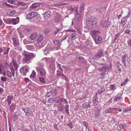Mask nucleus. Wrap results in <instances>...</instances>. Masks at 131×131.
I'll return each mask as SVG.
<instances>
[{
    "label": "nucleus",
    "mask_w": 131,
    "mask_h": 131,
    "mask_svg": "<svg viewBox=\"0 0 131 131\" xmlns=\"http://www.w3.org/2000/svg\"><path fill=\"white\" fill-rule=\"evenodd\" d=\"M15 12L14 10L10 11L9 14L10 15H13Z\"/></svg>",
    "instance_id": "63"
},
{
    "label": "nucleus",
    "mask_w": 131,
    "mask_h": 131,
    "mask_svg": "<svg viewBox=\"0 0 131 131\" xmlns=\"http://www.w3.org/2000/svg\"><path fill=\"white\" fill-rule=\"evenodd\" d=\"M126 17H124L123 18L121 19V23L123 25V26H124L125 24V21H127Z\"/></svg>",
    "instance_id": "26"
},
{
    "label": "nucleus",
    "mask_w": 131,
    "mask_h": 131,
    "mask_svg": "<svg viewBox=\"0 0 131 131\" xmlns=\"http://www.w3.org/2000/svg\"><path fill=\"white\" fill-rule=\"evenodd\" d=\"M79 106L78 104H77V105L75 106L74 108V109L76 110H77L79 108Z\"/></svg>",
    "instance_id": "62"
},
{
    "label": "nucleus",
    "mask_w": 131,
    "mask_h": 131,
    "mask_svg": "<svg viewBox=\"0 0 131 131\" xmlns=\"http://www.w3.org/2000/svg\"><path fill=\"white\" fill-rule=\"evenodd\" d=\"M97 20L96 18L92 17L90 19L86 21L87 27L89 28H92L93 26L97 24Z\"/></svg>",
    "instance_id": "2"
},
{
    "label": "nucleus",
    "mask_w": 131,
    "mask_h": 131,
    "mask_svg": "<svg viewBox=\"0 0 131 131\" xmlns=\"http://www.w3.org/2000/svg\"><path fill=\"white\" fill-rule=\"evenodd\" d=\"M105 90V89L104 88H101L98 91V94H101L102 92L104 91Z\"/></svg>",
    "instance_id": "33"
},
{
    "label": "nucleus",
    "mask_w": 131,
    "mask_h": 131,
    "mask_svg": "<svg viewBox=\"0 0 131 131\" xmlns=\"http://www.w3.org/2000/svg\"><path fill=\"white\" fill-rule=\"evenodd\" d=\"M7 1L9 3L13 4H15V0H7Z\"/></svg>",
    "instance_id": "40"
},
{
    "label": "nucleus",
    "mask_w": 131,
    "mask_h": 131,
    "mask_svg": "<svg viewBox=\"0 0 131 131\" xmlns=\"http://www.w3.org/2000/svg\"><path fill=\"white\" fill-rule=\"evenodd\" d=\"M93 104L95 106H96L97 105V104H98V102L96 99L93 100Z\"/></svg>",
    "instance_id": "41"
},
{
    "label": "nucleus",
    "mask_w": 131,
    "mask_h": 131,
    "mask_svg": "<svg viewBox=\"0 0 131 131\" xmlns=\"http://www.w3.org/2000/svg\"><path fill=\"white\" fill-rule=\"evenodd\" d=\"M10 49V48H8L4 52V54H7L8 53V52L9 50Z\"/></svg>",
    "instance_id": "48"
},
{
    "label": "nucleus",
    "mask_w": 131,
    "mask_h": 131,
    "mask_svg": "<svg viewBox=\"0 0 131 131\" xmlns=\"http://www.w3.org/2000/svg\"><path fill=\"white\" fill-rule=\"evenodd\" d=\"M75 12L76 13L74 17L75 20L76 21H79L82 18L81 13L80 12H78L77 9L76 10Z\"/></svg>",
    "instance_id": "5"
},
{
    "label": "nucleus",
    "mask_w": 131,
    "mask_h": 131,
    "mask_svg": "<svg viewBox=\"0 0 131 131\" xmlns=\"http://www.w3.org/2000/svg\"><path fill=\"white\" fill-rule=\"evenodd\" d=\"M131 31L128 29H126L125 31V32L126 33L129 34L130 32Z\"/></svg>",
    "instance_id": "61"
},
{
    "label": "nucleus",
    "mask_w": 131,
    "mask_h": 131,
    "mask_svg": "<svg viewBox=\"0 0 131 131\" xmlns=\"http://www.w3.org/2000/svg\"><path fill=\"white\" fill-rule=\"evenodd\" d=\"M13 63L14 68L15 70H16L18 68V66L16 62V61H13Z\"/></svg>",
    "instance_id": "31"
},
{
    "label": "nucleus",
    "mask_w": 131,
    "mask_h": 131,
    "mask_svg": "<svg viewBox=\"0 0 131 131\" xmlns=\"http://www.w3.org/2000/svg\"><path fill=\"white\" fill-rule=\"evenodd\" d=\"M22 131H31L28 128H24L23 129Z\"/></svg>",
    "instance_id": "64"
},
{
    "label": "nucleus",
    "mask_w": 131,
    "mask_h": 131,
    "mask_svg": "<svg viewBox=\"0 0 131 131\" xmlns=\"http://www.w3.org/2000/svg\"><path fill=\"white\" fill-rule=\"evenodd\" d=\"M118 126L119 128L121 129H125L126 127V125L123 124H120Z\"/></svg>",
    "instance_id": "32"
},
{
    "label": "nucleus",
    "mask_w": 131,
    "mask_h": 131,
    "mask_svg": "<svg viewBox=\"0 0 131 131\" xmlns=\"http://www.w3.org/2000/svg\"><path fill=\"white\" fill-rule=\"evenodd\" d=\"M83 123L84 125V126H85L86 127V128H88V123H87L85 121H83Z\"/></svg>",
    "instance_id": "47"
},
{
    "label": "nucleus",
    "mask_w": 131,
    "mask_h": 131,
    "mask_svg": "<svg viewBox=\"0 0 131 131\" xmlns=\"http://www.w3.org/2000/svg\"><path fill=\"white\" fill-rule=\"evenodd\" d=\"M89 42L88 41H86L84 43V46H88L89 45Z\"/></svg>",
    "instance_id": "57"
},
{
    "label": "nucleus",
    "mask_w": 131,
    "mask_h": 131,
    "mask_svg": "<svg viewBox=\"0 0 131 131\" xmlns=\"http://www.w3.org/2000/svg\"><path fill=\"white\" fill-rule=\"evenodd\" d=\"M60 105H58V109L60 111H63L64 110L63 106L61 105V104H60Z\"/></svg>",
    "instance_id": "35"
},
{
    "label": "nucleus",
    "mask_w": 131,
    "mask_h": 131,
    "mask_svg": "<svg viewBox=\"0 0 131 131\" xmlns=\"http://www.w3.org/2000/svg\"><path fill=\"white\" fill-rule=\"evenodd\" d=\"M61 18L60 16L59 15H57L55 18L56 22L57 23L59 22L60 21Z\"/></svg>",
    "instance_id": "27"
},
{
    "label": "nucleus",
    "mask_w": 131,
    "mask_h": 131,
    "mask_svg": "<svg viewBox=\"0 0 131 131\" xmlns=\"http://www.w3.org/2000/svg\"><path fill=\"white\" fill-rule=\"evenodd\" d=\"M43 37L42 36H40V37L37 40V41L38 42H40L43 39Z\"/></svg>",
    "instance_id": "43"
},
{
    "label": "nucleus",
    "mask_w": 131,
    "mask_h": 131,
    "mask_svg": "<svg viewBox=\"0 0 131 131\" xmlns=\"http://www.w3.org/2000/svg\"><path fill=\"white\" fill-rule=\"evenodd\" d=\"M30 77H33L34 78L35 77H36V73L34 71H32V73L31 74Z\"/></svg>",
    "instance_id": "34"
},
{
    "label": "nucleus",
    "mask_w": 131,
    "mask_h": 131,
    "mask_svg": "<svg viewBox=\"0 0 131 131\" xmlns=\"http://www.w3.org/2000/svg\"><path fill=\"white\" fill-rule=\"evenodd\" d=\"M104 56L103 52L102 50H101L98 52L94 56L95 59L100 58L101 57Z\"/></svg>",
    "instance_id": "9"
},
{
    "label": "nucleus",
    "mask_w": 131,
    "mask_h": 131,
    "mask_svg": "<svg viewBox=\"0 0 131 131\" xmlns=\"http://www.w3.org/2000/svg\"><path fill=\"white\" fill-rule=\"evenodd\" d=\"M39 4L38 3H34L31 6V8L32 9L35 8L39 6Z\"/></svg>",
    "instance_id": "21"
},
{
    "label": "nucleus",
    "mask_w": 131,
    "mask_h": 131,
    "mask_svg": "<svg viewBox=\"0 0 131 131\" xmlns=\"http://www.w3.org/2000/svg\"><path fill=\"white\" fill-rule=\"evenodd\" d=\"M113 110H117V111H118L119 112H121L122 110V109H121V108H113Z\"/></svg>",
    "instance_id": "56"
},
{
    "label": "nucleus",
    "mask_w": 131,
    "mask_h": 131,
    "mask_svg": "<svg viewBox=\"0 0 131 131\" xmlns=\"http://www.w3.org/2000/svg\"><path fill=\"white\" fill-rule=\"evenodd\" d=\"M39 80L41 82V83H42L43 84L45 83V81L44 80L45 79L44 78H42V77H40L39 78Z\"/></svg>",
    "instance_id": "36"
},
{
    "label": "nucleus",
    "mask_w": 131,
    "mask_h": 131,
    "mask_svg": "<svg viewBox=\"0 0 131 131\" xmlns=\"http://www.w3.org/2000/svg\"><path fill=\"white\" fill-rule=\"evenodd\" d=\"M100 25L101 27L105 28L108 27L110 25L108 21H102L100 23Z\"/></svg>",
    "instance_id": "10"
},
{
    "label": "nucleus",
    "mask_w": 131,
    "mask_h": 131,
    "mask_svg": "<svg viewBox=\"0 0 131 131\" xmlns=\"http://www.w3.org/2000/svg\"><path fill=\"white\" fill-rule=\"evenodd\" d=\"M11 72L9 71H8L7 73L8 76L10 78H11L12 75L13 77L14 75L15 71L14 69L13 68H12L11 69Z\"/></svg>",
    "instance_id": "11"
},
{
    "label": "nucleus",
    "mask_w": 131,
    "mask_h": 131,
    "mask_svg": "<svg viewBox=\"0 0 131 131\" xmlns=\"http://www.w3.org/2000/svg\"><path fill=\"white\" fill-rule=\"evenodd\" d=\"M122 97L121 96H119L115 98L114 99V102H116L122 99Z\"/></svg>",
    "instance_id": "37"
},
{
    "label": "nucleus",
    "mask_w": 131,
    "mask_h": 131,
    "mask_svg": "<svg viewBox=\"0 0 131 131\" xmlns=\"http://www.w3.org/2000/svg\"><path fill=\"white\" fill-rule=\"evenodd\" d=\"M67 125L69 126L71 128L73 127V126L72 125V123L71 122H70L69 123L67 124Z\"/></svg>",
    "instance_id": "52"
},
{
    "label": "nucleus",
    "mask_w": 131,
    "mask_h": 131,
    "mask_svg": "<svg viewBox=\"0 0 131 131\" xmlns=\"http://www.w3.org/2000/svg\"><path fill=\"white\" fill-rule=\"evenodd\" d=\"M60 100L62 102H65L67 104L68 103V102H67V100L64 99H59V100H57V101L56 102H55L56 103H57L59 102Z\"/></svg>",
    "instance_id": "29"
},
{
    "label": "nucleus",
    "mask_w": 131,
    "mask_h": 131,
    "mask_svg": "<svg viewBox=\"0 0 131 131\" xmlns=\"http://www.w3.org/2000/svg\"><path fill=\"white\" fill-rule=\"evenodd\" d=\"M17 4L19 6H21L22 7H24L26 5V4L24 3L20 2H17Z\"/></svg>",
    "instance_id": "25"
},
{
    "label": "nucleus",
    "mask_w": 131,
    "mask_h": 131,
    "mask_svg": "<svg viewBox=\"0 0 131 131\" xmlns=\"http://www.w3.org/2000/svg\"><path fill=\"white\" fill-rule=\"evenodd\" d=\"M27 56H28L30 59L34 58L36 56V54L32 53H27Z\"/></svg>",
    "instance_id": "20"
},
{
    "label": "nucleus",
    "mask_w": 131,
    "mask_h": 131,
    "mask_svg": "<svg viewBox=\"0 0 131 131\" xmlns=\"http://www.w3.org/2000/svg\"><path fill=\"white\" fill-rule=\"evenodd\" d=\"M127 43L129 46H131V40H130L127 41Z\"/></svg>",
    "instance_id": "59"
},
{
    "label": "nucleus",
    "mask_w": 131,
    "mask_h": 131,
    "mask_svg": "<svg viewBox=\"0 0 131 131\" xmlns=\"http://www.w3.org/2000/svg\"><path fill=\"white\" fill-rule=\"evenodd\" d=\"M54 43L56 45H57L59 43V40H54L53 41Z\"/></svg>",
    "instance_id": "54"
},
{
    "label": "nucleus",
    "mask_w": 131,
    "mask_h": 131,
    "mask_svg": "<svg viewBox=\"0 0 131 131\" xmlns=\"http://www.w3.org/2000/svg\"><path fill=\"white\" fill-rule=\"evenodd\" d=\"M38 34L36 32L32 33L29 37V38L32 40H35L37 37Z\"/></svg>",
    "instance_id": "13"
},
{
    "label": "nucleus",
    "mask_w": 131,
    "mask_h": 131,
    "mask_svg": "<svg viewBox=\"0 0 131 131\" xmlns=\"http://www.w3.org/2000/svg\"><path fill=\"white\" fill-rule=\"evenodd\" d=\"M19 18L17 17L16 18L11 19V24L14 25L17 24L19 22Z\"/></svg>",
    "instance_id": "16"
},
{
    "label": "nucleus",
    "mask_w": 131,
    "mask_h": 131,
    "mask_svg": "<svg viewBox=\"0 0 131 131\" xmlns=\"http://www.w3.org/2000/svg\"><path fill=\"white\" fill-rule=\"evenodd\" d=\"M113 110V108H111L108 109H107L105 111V112L106 113H109L112 112Z\"/></svg>",
    "instance_id": "30"
},
{
    "label": "nucleus",
    "mask_w": 131,
    "mask_h": 131,
    "mask_svg": "<svg viewBox=\"0 0 131 131\" xmlns=\"http://www.w3.org/2000/svg\"><path fill=\"white\" fill-rule=\"evenodd\" d=\"M64 108L65 109V111L66 113L69 115L70 113L69 111V105H68L66 104L64 106Z\"/></svg>",
    "instance_id": "22"
},
{
    "label": "nucleus",
    "mask_w": 131,
    "mask_h": 131,
    "mask_svg": "<svg viewBox=\"0 0 131 131\" xmlns=\"http://www.w3.org/2000/svg\"><path fill=\"white\" fill-rule=\"evenodd\" d=\"M66 31L68 32H73L72 33L71 36V39H72L74 37H76L77 36L76 34L75 33L76 32V31L74 29H68L66 30Z\"/></svg>",
    "instance_id": "12"
},
{
    "label": "nucleus",
    "mask_w": 131,
    "mask_h": 131,
    "mask_svg": "<svg viewBox=\"0 0 131 131\" xmlns=\"http://www.w3.org/2000/svg\"><path fill=\"white\" fill-rule=\"evenodd\" d=\"M3 5H5L6 6L8 7H10L11 6V5L8 4L7 3L4 2L3 3Z\"/></svg>",
    "instance_id": "58"
},
{
    "label": "nucleus",
    "mask_w": 131,
    "mask_h": 131,
    "mask_svg": "<svg viewBox=\"0 0 131 131\" xmlns=\"http://www.w3.org/2000/svg\"><path fill=\"white\" fill-rule=\"evenodd\" d=\"M29 67L26 65L22 67L20 70L21 74L24 76L26 75V73L29 71Z\"/></svg>",
    "instance_id": "3"
},
{
    "label": "nucleus",
    "mask_w": 131,
    "mask_h": 131,
    "mask_svg": "<svg viewBox=\"0 0 131 131\" xmlns=\"http://www.w3.org/2000/svg\"><path fill=\"white\" fill-rule=\"evenodd\" d=\"M14 46H17L19 45V42L17 38H13L12 39Z\"/></svg>",
    "instance_id": "15"
},
{
    "label": "nucleus",
    "mask_w": 131,
    "mask_h": 131,
    "mask_svg": "<svg viewBox=\"0 0 131 131\" xmlns=\"http://www.w3.org/2000/svg\"><path fill=\"white\" fill-rule=\"evenodd\" d=\"M100 113V110L98 109L95 110L94 112L95 116L96 117H98L99 116Z\"/></svg>",
    "instance_id": "23"
},
{
    "label": "nucleus",
    "mask_w": 131,
    "mask_h": 131,
    "mask_svg": "<svg viewBox=\"0 0 131 131\" xmlns=\"http://www.w3.org/2000/svg\"><path fill=\"white\" fill-rule=\"evenodd\" d=\"M37 15V13L36 12H33L30 13L27 15V19H30L36 16Z\"/></svg>",
    "instance_id": "8"
},
{
    "label": "nucleus",
    "mask_w": 131,
    "mask_h": 131,
    "mask_svg": "<svg viewBox=\"0 0 131 131\" xmlns=\"http://www.w3.org/2000/svg\"><path fill=\"white\" fill-rule=\"evenodd\" d=\"M22 110L27 116H31L32 115V112L29 107H23Z\"/></svg>",
    "instance_id": "4"
},
{
    "label": "nucleus",
    "mask_w": 131,
    "mask_h": 131,
    "mask_svg": "<svg viewBox=\"0 0 131 131\" xmlns=\"http://www.w3.org/2000/svg\"><path fill=\"white\" fill-rule=\"evenodd\" d=\"M128 57V54H125L122 57L121 62L122 63L124 64V65L125 67H126V65L125 63V61L126 59Z\"/></svg>",
    "instance_id": "14"
},
{
    "label": "nucleus",
    "mask_w": 131,
    "mask_h": 131,
    "mask_svg": "<svg viewBox=\"0 0 131 131\" xmlns=\"http://www.w3.org/2000/svg\"><path fill=\"white\" fill-rule=\"evenodd\" d=\"M57 76H61L62 77H63L64 78H66L64 75L62 73H61L60 71L59 70H58L57 72Z\"/></svg>",
    "instance_id": "24"
},
{
    "label": "nucleus",
    "mask_w": 131,
    "mask_h": 131,
    "mask_svg": "<svg viewBox=\"0 0 131 131\" xmlns=\"http://www.w3.org/2000/svg\"><path fill=\"white\" fill-rule=\"evenodd\" d=\"M1 79L3 81H5L7 80L6 78L5 77H2L1 78Z\"/></svg>",
    "instance_id": "50"
},
{
    "label": "nucleus",
    "mask_w": 131,
    "mask_h": 131,
    "mask_svg": "<svg viewBox=\"0 0 131 131\" xmlns=\"http://www.w3.org/2000/svg\"><path fill=\"white\" fill-rule=\"evenodd\" d=\"M82 107L84 108L87 109L91 106L89 103L86 102L85 103H83L82 105Z\"/></svg>",
    "instance_id": "19"
},
{
    "label": "nucleus",
    "mask_w": 131,
    "mask_h": 131,
    "mask_svg": "<svg viewBox=\"0 0 131 131\" xmlns=\"http://www.w3.org/2000/svg\"><path fill=\"white\" fill-rule=\"evenodd\" d=\"M51 13L49 11H47L46 12L43 14L44 18L46 19H48L50 16Z\"/></svg>",
    "instance_id": "18"
},
{
    "label": "nucleus",
    "mask_w": 131,
    "mask_h": 131,
    "mask_svg": "<svg viewBox=\"0 0 131 131\" xmlns=\"http://www.w3.org/2000/svg\"><path fill=\"white\" fill-rule=\"evenodd\" d=\"M25 32H28L31 31H32V29L30 28H26L24 30Z\"/></svg>",
    "instance_id": "45"
},
{
    "label": "nucleus",
    "mask_w": 131,
    "mask_h": 131,
    "mask_svg": "<svg viewBox=\"0 0 131 131\" xmlns=\"http://www.w3.org/2000/svg\"><path fill=\"white\" fill-rule=\"evenodd\" d=\"M55 100H53V99L52 98H50L48 100V102L49 103H52L55 102Z\"/></svg>",
    "instance_id": "42"
},
{
    "label": "nucleus",
    "mask_w": 131,
    "mask_h": 131,
    "mask_svg": "<svg viewBox=\"0 0 131 131\" xmlns=\"http://www.w3.org/2000/svg\"><path fill=\"white\" fill-rule=\"evenodd\" d=\"M23 55L24 56V57L22 60L23 63H29L30 62V59L27 56V53H24Z\"/></svg>",
    "instance_id": "7"
},
{
    "label": "nucleus",
    "mask_w": 131,
    "mask_h": 131,
    "mask_svg": "<svg viewBox=\"0 0 131 131\" xmlns=\"http://www.w3.org/2000/svg\"><path fill=\"white\" fill-rule=\"evenodd\" d=\"M100 65H102L104 66L102 67V69L103 71H105L106 70H108L109 69V66L106 65L105 63H103L100 64Z\"/></svg>",
    "instance_id": "17"
},
{
    "label": "nucleus",
    "mask_w": 131,
    "mask_h": 131,
    "mask_svg": "<svg viewBox=\"0 0 131 131\" xmlns=\"http://www.w3.org/2000/svg\"><path fill=\"white\" fill-rule=\"evenodd\" d=\"M84 5L83 4H81L80 8V10L79 12H80L81 13L83 11V10L84 9Z\"/></svg>",
    "instance_id": "28"
},
{
    "label": "nucleus",
    "mask_w": 131,
    "mask_h": 131,
    "mask_svg": "<svg viewBox=\"0 0 131 131\" xmlns=\"http://www.w3.org/2000/svg\"><path fill=\"white\" fill-rule=\"evenodd\" d=\"M41 19V18L40 17H38L36 18H35L34 19L33 21L34 22L39 21Z\"/></svg>",
    "instance_id": "38"
},
{
    "label": "nucleus",
    "mask_w": 131,
    "mask_h": 131,
    "mask_svg": "<svg viewBox=\"0 0 131 131\" xmlns=\"http://www.w3.org/2000/svg\"><path fill=\"white\" fill-rule=\"evenodd\" d=\"M5 21L7 24H11V19L8 18L7 19L5 20Z\"/></svg>",
    "instance_id": "39"
},
{
    "label": "nucleus",
    "mask_w": 131,
    "mask_h": 131,
    "mask_svg": "<svg viewBox=\"0 0 131 131\" xmlns=\"http://www.w3.org/2000/svg\"><path fill=\"white\" fill-rule=\"evenodd\" d=\"M127 79H126L124 81V82H123L122 83H121V86H123V85H124L127 82Z\"/></svg>",
    "instance_id": "49"
},
{
    "label": "nucleus",
    "mask_w": 131,
    "mask_h": 131,
    "mask_svg": "<svg viewBox=\"0 0 131 131\" xmlns=\"http://www.w3.org/2000/svg\"><path fill=\"white\" fill-rule=\"evenodd\" d=\"M19 34L20 36V38H24V36L22 33L20 32H19Z\"/></svg>",
    "instance_id": "51"
},
{
    "label": "nucleus",
    "mask_w": 131,
    "mask_h": 131,
    "mask_svg": "<svg viewBox=\"0 0 131 131\" xmlns=\"http://www.w3.org/2000/svg\"><path fill=\"white\" fill-rule=\"evenodd\" d=\"M120 35V33H117L115 36V38L114 39L115 40H116V39L118 38H119V37Z\"/></svg>",
    "instance_id": "44"
},
{
    "label": "nucleus",
    "mask_w": 131,
    "mask_h": 131,
    "mask_svg": "<svg viewBox=\"0 0 131 131\" xmlns=\"http://www.w3.org/2000/svg\"><path fill=\"white\" fill-rule=\"evenodd\" d=\"M24 80L25 82L27 83L28 82L29 80L27 78H24Z\"/></svg>",
    "instance_id": "60"
},
{
    "label": "nucleus",
    "mask_w": 131,
    "mask_h": 131,
    "mask_svg": "<svg viewBox=\"0 0 131 131\" xmlns=\"http://www.w3.org/2000/svg\"><path fill=\"white\" fill-rule=\"evenodd\" d=\"M14 106L15 104H12L11 105L10 107V110H12L14 109Z\"/></svg>",
    "instance_id": "53"
},
{
    "label": "nucleus",
    "mask_w": 131,
    "mask_h": 131,
    "mask_svg": "<svg viewBox=\"0 0 131 131\" xmlns=\"http://www.w3.org/2000/svg\"><path fill=\"white\" fill-rule=\"evenodd\" d=\"M18 118V116L17 115L14 114V115L13 121H14L17 120Z\"/></svg>",
    "instance_id": "46"
},
{
    "label": "nucleus",
    "mask_w": 131,
    "mask_h": 131,
    "mask_svg": "<svg viewBox=\"0 0 131 131\" xmlns=\"http://www.w3.org/2000/svg\"><path fill=\"white\" fill-rule=\"evenodd\" d=\"M37 72L41 76H45L46 74V72L43 68L42 67H38L37 68Z\"/></svg>",
    "instance_id": "6"
},
{
    "label": "nucleus",
    "mask_w": 131,
    "mask_h": 131,
    "mask_svg": "<svg viewBox=\"0 0 131 131\" xmlns=\"http://www.w3.org/2000/svg\"><path fill=\"white\" fill-rule=\"evenodd\" d=\"M11 98H12L10 96H8L7 97V99L6 100L5 102L6 103V102H8V101H9V100Z\"/></svg>",
    "instance_id": "55"
},
{
    "label": "nucleus",
    "mask_w": 131,
    "mask_h": 131,
    "mask_svg": "<svg viewBox=\"0 0 131 131\" xmlns=\"http://www.w3.org/2000/svg\"><path fill=\"white\" fill-rule=\"evenodd\" d=\"M100 33V31L95 30L92 31L90 32V34L94 38V39L96 44L100 43L102 41V38L98 35Z\"/></svg>",
    "instance_id": "1"
}]
</instances>
